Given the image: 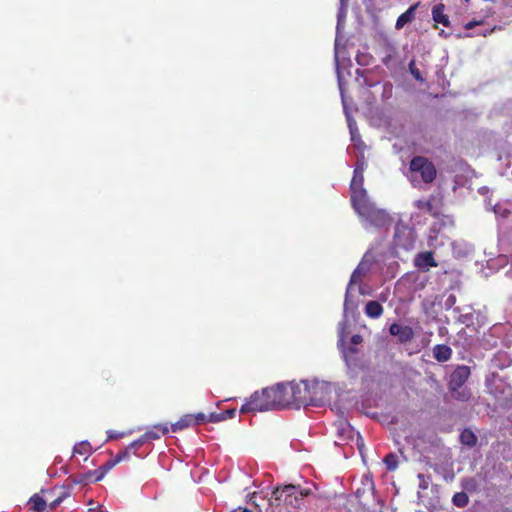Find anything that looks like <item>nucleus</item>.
<instances>
[{
	"instance_id": "c756f323",
	"label": "nucleus",
	"mask_w": 512,
	"mask_h": 512,
	"mask_svg": "<svg viewBox=\"0 0 512 512\" xmlns=\"http://www.w3.org/2000/svg\"><path fill=\"white\" fill-rule=\"evenodd\" d=\"M452 396L460 401H468L471 398V391L468 388H460L456 392H451Z\"/></svg>"
},
{
	"instance_id": "e433bc0d",
	"label": "nucleus",
	"mask_w": 512,
	"mask_h": 512,
	"mask_svg": "<svg viewBox=\"0 0 512 512\" xmlns=\"http://www.w3.org/2000/svg\"><path fill=\"white\" fill-rule=\"evenodd\" d=\"M94 473V476L92 477L93 482H97L103 479V477L106 475V472H104L101 468L92 471Z\"/></svg>"
},
{
	"instance_id": "393cba45",
	"label": "nucleus",
	"mask_w": 512,
	"mask_h": 512,
	"mask_svg": "<svg viewBox=\"0 0 512 512\" xmlns=\"http://www.w3.org/2000/svg\"><path fill=\"white\" fill-rule=\"evenodd\" d=\"M460 441L463 445L474 447L477 443V437L471 430L465 429L460 434Z\"/></svg>"
},
{
	"instance_id": "f03ea898",
	"label": "nucleus",
	"mask_w": 512,
	"mask_h": 512,
	"mask_svg": "<svg viewBox=\"0 0 512 512\" xmlns=\"http://www.w3.org/2000/svg\"><path fill=\"white\" fill-rule=\"evenodd\" d=\"M352 206L362 219L365 228L370 226L383 228L391 223L389 214L385 210L377 208L369 197L353 203Z\"/></svg>"
},
{
	"instance_id": "0eeeda50",
	"label": "nucleus",
	"mask_w": 512,
	"mask_h": 512,
	"mask_svg": "<svg viewBox=\"0 0 512 512\" xmlns=\"http://www.w3.org/2000/svg\"><path fill=\"white\" fill-rule=\"evenodd\" d=\"M364 176H363V167L358 165L355 167L353 172V178L350 183V192H351V203H356L358 201H362L364 198H367V191L363 187Z\"/></svg>"
},
{
	"instance_id": "052dcab7",
	"label": "nucleus",
	"mask_w": 512,
	"mask_h": 512,
	"mask_svg": "<svg viewBox=\"0 0 512 512\" xmlns=\"http://www.w3.org/2000/svg\"><path fill=\"white\" fill-rule=\"evenodd\" d=\"M465 36L466 37H471V36H473V34H466Z\"/></svg>"
},
{
	"instance_id": "7ed1b4c3",
	"label": "nucleus",
	"mask_w": 512,
	"mask_h": 512,
	"mask_svg": "<svg viewBox=\"0 0 512 512\" xmlns=\"http://www.w3.org/2000/svg\"><path fill=\"white\" fill-rule=\"evenodd\" d=\"M409 180L414 187L421 183H432L437 175V170L432 161L423 156H415L409 165Z\"/></svg>"
},
{
	"instance_id": "a211bd4d",
	"label": "nucleus",
	"mask_w": 512,
	"mask_h": 512,
	"mask_svg": "<svg viewBox=\"0 0 512 512\" xmlns=\"http://www.w3.org/2000/svg\"><path fill=\"white\" fill-rule=\"evenodd\" d=\"M169 432V428L165 424L155 425L151 430L145 432L141 437L142 440L146 443L150 440L159 439L161 435H165Z\"/></svg>"
},
{
	"instance_id": "dca6fc26",
	"label": "nucleus",
	"mask_w": 512,
	"mask_h": 512,
	"mask_svg": "<svg viewBox=\"0 0 512 512\" xmlns=\"http://www.w3.org/2000/svg\"><path fill=\"white\" fill-rule=\"evenodd\" d=\"M419 6V2L411 5L404 13H402L396 21L395 28L401 30L406 24L411 23L415 18V12Z\"/></svg>"
},
{
	"instance_id": "a19ab883",
	"label": "nucleus",
	"mask_w": 512,
	"mask_h": 512,
	"mask_svg": "<svg viewBox=\"0 0 512 512\" xmlns=\"http://www.w3.org/2000/svg\"><path fill=\"white\" fill-rule=\"evenodd\" d=\"M482 23H483V21H482V20H479V21H475V20H474V21H470V22H468V23H466V24L464 25V28H465L466 30H470V29L474 28L475 26L481 25Z\"/></svg>"
},
{
	"instance_id": "20e7f679",
	"label": "nucleus",
	"mask_w": 512,
	"mask_h": 512,
	"mask_svg": "<svg viewBox=\"0 0 512 512\" xmlns=\"http://www.w3.org/2000/svg\"><path fill=\"white\" fill-rule=\"evenodd\" d=\"M277 402L271 399L270 389L264 388L261 392L253 393L250 398L241 406V413L265 412L275 410Z\"/></svg>"
},
{
	"instance_id": "9d476101",
	"label": "nucleus",
	"mask_w": 512,
	"mask_h": 512,
	"mask_svg": "<svg viewBox=\"0 0 512 512\" xmlns=\"http://www.w3.org/2000/svg\"><path fill=\"white\" fill-rule=\"evenodd\" d=\"M271 392V399L275 400V410L291 406V400L288 392V384L279 383L274 387H269Z\"/></svg>"
},
{
	"instance_id": "2eb2a0df",
	"label": "nucleus",
	"mask_w": 512,
	"mask_h": 512,
	"mask_svg": "<svg viewBox=\"0 0 512 512\" xmlns=\"http://www.w3.org/2000/svg\"><path fill=\"white\" fill-rule=\"evenodd\" d=\"M415 266L421 270H429L430 267H436L437 263L434 260L432 252H422L415 257Z\"/></svg>"
},
{
	"instance_id": "13d9d810",
	"label": "nucleus",
	"mask_w": 512,
	"mask_h": 512,
	"mask_svg": "<svg viewBox=\"0 0 512 512\" xmlns=\"http://www.w3.org/2000/svg\"><path fill=\"white\" fill-rule=\"evenodd\" d=\"M488 191H489V189H488L487 187H481V188L479 189V192H480L481 194H485V193H487Z\"/></svg>"
},
{
	"instance_id": "5fc2aeb1",
	"label": "nucleus",
	"mask_w": 512,
	"mask_h": 512,
	"mask_svg": "<svg viewBox=\"0 0 512 512\" xmlns=\"http://www.w3.org/2000/svg\"><path fill=\"white\" fill-rule=\"evenodd\" d=\"M362 57H365L364 55H358L357 56V61L360 65H365L366 62L365 61H362Z\"/></svg>"
},
{
	"instance_id": "a18cd8bd",
	"label": "nucleus",
	"mask_w": 512,
	"mask_h": 512,
	"mask_svg": "<svg viewBox=\"0 0 512 512\" xmlns=\"http://www.w3.org/2000/svg\"><path fill=\"white\" fill-rule=\"evenodd\" d=\"M344 330H345V322H341L339 324V337H340V341L344 340Z\"/></svg>"
},
{
	"instance_id": "cd10ccee",
	"label": "nucleus",
	"mask_w": 512,
	"mask_h": 512,
	"mask_svg": "<svg viewBox=\"0 0 512 512\" xmlns=\"http://www.w3.org/2000/svg\"><path fill=\"white\" fill-rule=\"evenodd\" d=\"M383 462L387 470L394 471L398 467V456L394 453H389L384 457Z\"/></svg>"
},
{
	"instance_id": "37998d69",
	"label": "nucleus",
	"mask_w": 512,
	"mask_h": 512,
	"mask_svg": "<svg viewBox=\"0 0 512 512\" xmlns=\"http://www.w3.org/2000/svg\"><path fill=\"white\" fill-rule=\"evenodd\" d=\"M123 436H124V433H119V432H114V431L108 432V439H110V440L119 439V438H122Z\"/></svg>"
},
{
	"instance_id": "39448f33",
	"label": "nucleus",
	"mask_w": 512,
	"mask_h": 512,
	"mask_svg": "<svg viewBox=\"0 0 512 512\" xmlns=\"http://www.w3.org/2000/svg\"><path fill=\"white\" fill-rule=\"evenodd\" d=\"M415 242V231L407 225L398 223L395 227L394 245L404 250H411L414 248Z\"/></svg>"
},
{
	"instance_id": "a878e982",
	"label": "nucleus",
	"mask_w": 512,
	"mask_h": 512,
	"mask_svg": "<svg viewBox=\"0 0 512 512\" xmlns=\"http://www.w3.org/2000/svg\"><path fill=\"white\" fill-rule=\"evenodd\" d=\"M192 423H193V417L190 415H186V416L182 417L179 421L174 423L171 426V429L173 432H176V431H179V430L189 427L190 425H192Z\"/></svg>"
},
{
	"instance_id": "49530a36",
	"label": "nucleus",
	"mask_w": 512,
	"mask_h": 512,
	"mask_svg": "<svg viewBox=\"0 0 512 512\" xmlns=\"http://www.w3.org/2000/svg\"><path fill=\"white\" fill-rule=\"evenodd\" d=\"M358 265H363V271H365L366 273L368 272L371 266V264L367 262L365 259H363Z\"/></svg>"
},
{
	"instance_id": "f8f14e48",
	"label": "nucleus",
	"mask_w": 512,
	"mask_h": 512,
	"mask_svg": "<svg viewBox=\"0 0 512 512\" xmlns=\"http://www.w3.org/2000/svg\"><path fill=\"white\" fill-rule=\"evenodd\" d=\"M338 85H339V89H340V93H341L343 110H344V113H345V116H346V119H347V124H348L350 135H351V140H354V131H357L356 121L352 118V116H351V114L349 112L348 106L346 104V99H345V96H344V89H343L342 78H341L339 73H338Z\"/></svg>"
},
{
	"instance_id": "58836bf2",
	"label": "nucleus",
	"mask_w": 512,
	"mask_h": 512,
	"mask_svg": "<svg viewBox=\"0 0 512 512\" xmlns=\"http://www.w3.org/2000/svg\"><path fill=\"white\" fill-rule=\"evenodd\" d=\"M456 303V297L455 295H449L447 299L445 300V307L446 309L452 308Z\"/></svg>"
},
{
	"instance_id": "8fccbe9b",
	"label": "nucleus",
	"mask_w": 512,
	"mask_h": 512,
	"mask_svg": "<svg viewBox=\"0 0 512 512\" xmlns=\"http://www.w3.org/2000/svg\"><path fill=\"white\" fill-rule=\"evenodd\" d=\"M89 505H90V510H96V509H98L100 512H103V511H102V508H103V506H102V505H98L97 507H95V505H94L93 501H91V502L89 503Z\"/></svg>"
},
{
	"instance_id": "ea45409f",
	"label": "nucleus",
	"mask_w": 512,
	"mask_h": 512,
	"mask_svg": "<svg viewBox=\"0 0 512 512\" xmlns=\"http://www.w3.org/2000/svg\"><path fill=\"white\" fill-rule=\"evenodd\" d=\"M418 478L420 480L419 487L421 489H427L429 485V481L426 479V477L423 474H419Z\"/></svg>"
},
{
	"instance_id": "6e6d98bb",
	"label": "nucleus",
	"mask_w": 512,
	"mask_h": 512,
	"mask_svg": "<svg viewBox=\"0 0 512 512\" xmlns=\"http://www.w3.org/2000/svg\"><path fill=\"white\" fill-rule=\"evenodd\" d=\"M357 445H358L359 450L361 451V449L363 447V442H362V440L360 439L359 436H358V439H357Z\"/></svg>"
},
{
	"instance_id": "864d4df0",
	"label": "nucleus",
	"mask_w": 512,
	"mask_h": 512,
	"mask_svg": "<svg viewBox=\"0 0 512 512\" xmlns=\"http://www.w3.org/2000/svg\"><path fill=\"white\" fill-rule=\"evenodd\" d=\"M232 512H252L250 511L249 509L247 508H242V507H238L237 509H235L234 511Z\"/></svg>"
},
{
	"instance_id": "79ce46f5",
	"label": "nucleus",
	"mask_w": 512,
	"mask_h": 512,
	"mask_svg": "<svg viewBox=\"0 0 512 512\" xmlns=\"http://www.w3.org/2000/svg\"><path fill=\"white\" fill-rule=\"evenodd\" d=\"M131 451L126 447L124 450L120 451L118 455L121 457L123 461L128 460L130 458Z\"/></svg>"
},
{
	"instance_id": "423d86ee",
	"label": "nucleus",
	"mask_w": 512,
	"mask_h": 512,
	"mask_svg": "<svg viewBox=\"0 0 512 512\" xmlns=\"http://www.w3.org/2000/svg\"><path fill=\"white\" fill-rule=\"evenodd\" d=\"M277 499L289 501V504L293 506H299L302 499L311 494V490L308 488H302L300 486L286 485L282 490H277Z\"/></svg>"
},
{
	"instance_id": "5701e85b",
	"label": "nucleus",
	"mask_w": 512,
	"mask_h": 512,
	"mask_svg": "<svg viewBox=\"0 0 512 512\" xmlns=\"http://www.w3.org/2000/svg\"><path fill=\"white\" fill-rule=\"evenodd\" d=\"M236 414L235 409H228L226 411H223L221 413H210L208 422L216 423L221 422L227 419H232Z\"/></svg>"
},
{
	"instance_id": "f704fd0d",
	"label": "nucleus",
	"mask_w": 512,
	"mask_h": 512,
	"mask_svg": "<svg viewBox=\"0 0 512 512\" xmlns=\"http://www.w3.org/2000/svg\"><path fill=\"white\" fill-rule=\"evenodd\" d=\"M409 70L416 80H420V81L423 80L420 75V71L415 67L414 61H411L409 63Z\"/></svg>"
},
{
	"instance_id": "de8ad7c7",
	"label": "nucleus",
	"mask_w": 512,
	"mask_h": 512,
	"mask_svg": "<svg viewBox=\"0 0 512 512\" xmlns=\"http://www.w3.org/2000/svg\"><path fill=\"white\" fill-rule=\"evenodd\" d=\"M351 341L353 344H359L362 342V337L360 335H353Z\"/></svg>"
},
{
	"instance_id": "c9c22d12",
	"label": "nucleus",
	"mask_w": 512,
	"mask_h": 512,
	"mask_svg": "<svg viewBox=\"0 0 512 512\" xmlns=\"http://www.w3.org/2000/svg\"><path fill=\"white\" fill-rule=\"evenodd\" d=\"M342 428L339 430L341 434H347V437H351L354 433L353 428L348 423H341Z\"/></svg>"
},
{
	"instance_id": "1a4fd4ad",
	"label": "nucleus",
	"mask_w": 512,
	"mask_h": 512,
	"mask_svg": "<svg viewBox=\"0 0 512 512\" xmlns=\"http://www.w3.org/2000/svg\"><path fill=\"white\" fill-rule=\"evenodd\" d=\"M471 375L470 368L466 365L457 366L450 375L448 388L450 392H456L462 388Z\"/></svg>"
},
{
	"instance_id": "ddd939ff",
	"label": "nucleus",
	"mask_w": 512,
	"mask_h": 512,
	"mask_svg": "<svg viewBox=\"0 0 512 512\" xmlns=\"http://www.w3.org/2000/svg\"><path fill=\"white\" fill-rule=\"evenodd\" d=\"M338 85H339V89H340V93H341L343 110H344V113H345V116H346V119H347V124H348L350 135H351V140H354V131H357L356 121L352 118V116H351V114L349 112L348 106L346 104V99H345V96H344V89H343L342 78H341L339 73H338Z\"/></svg>"
},
{
	"instance_id": "c85d7f7f",
	"label": "nucleus",
	"mask_w": 512,
	"mask_h": 512,
	"mask_svg": "<svg viewBox=\"0 0 512 512\" xmlns=\"http://www.w3.org/2000/svg\"><path fill=\"white\" fill-rule=\"evenodd\" d=\"M30 502L32 504L33 510L36 512H43L46 508L45 500L38 495L32 496Z\"/></svg>"
},
{
	"instance_id": "09e8293b",
	"label": "nucleus",
	"mask_w": 512,
	"mask_h": 512,
	"mask_svg": "<svg viewBox=\"0 0 512 512\" xmlns=\"http://www.w3.org/2000/svg\"><path fill=\"white\" fill-rule=\"evenodd\" d=\"M61 502H62V498H61V497H59V498H57L56 500H54V501L50 504V506H51V508H56V507H57Z\"/></svg>"
},
{
	"instance_id": "bf43d9fd",
	"label": "nucleus",
	"mask_w": 512,
	"mask_h": 512,
	"mask_svg": "<svg viewBox=\"0 0 512 512\" xmlns=\"http://www.w3.org/2000/svg\"><path fill=\"white\" fill-rule=\"evenodd\" d=\"M494 29H491L489 31H485V32H480V33H477V35H483V36H486L487 34H490Z\"/></svg>"
},
{
	"instance_id": "2f4dec72",
	"label": "nucleus",
	"mask_w": 512,
	"mask_h": 512,
	"mask_svg": "<svg viewBox=\"0 0 512 512\" xmlns=\"http://www.w3.org/2000/svg\"><path fill=\"white\" fill-rule=\"evenodd\" d=\"M454 505L457 507H465L468 504V496L464 492L456 493L452 499Z\"/></svg>"
},
{
	"instance_id": "603ef678",
	"label": "nucleus",
	"mask_w": 512,
	"mask_h": 512,
	"mask_svg": "<svg viewBox=\"0 0 512 512\" xmlns=\"http://www.w3.org/2000/svg\"><path fill=\"white\" fill-rule=\"evenodd\" d=\"M111 461H112L115 465H117L118 463H120V462H121V461H123V460H122V459H121V457L117 454L113 459H111Z\"/></svg>"
},
{
	"instance_id": "4be33fe9",
	"label": "nucleus",
	"mask_w": 512,
	"mask_h": 512,
	"mask_svg": "<svg viewBox=\"0 0 512 512\" xmlns=\"http://www.w3.org/2000/svg\"><path fill=\"white\" fill-rule=\"evenodd\" d=\"M433 200L434 199L416 200V201H414V206L421 211L427 212V213L435 216V215H437L438 211L434 207Z\"/></svg>"
},
{
	"instance_id": "680f3d73",
	"label": "nucleus",
	"mask_w": 512,
	"mask_h": 512,
	"mask_svg": "<svg viewBox=\"0 0 512 512\" xmlns=\"http://www.w3.org/2000/svg\"><path fill=\"white\" fill-rule=\"evenodd\" d=\"M464 1H465V3H469L470 2V0H464Z\"/></svg>"
},
{
	"instance_id": "3c124183",
	"label": "nucleus",
	"mask_w": 512,
	"mask_h": 512,
	"mask_svg": "<svg viewBox=\"0 0 512 512\" xmlns=\"http://www.w3.org/2000/svg\"><path fill=\"white\" fill-rule=\"evenodd\" d=\"M89 505H90V510H96V509H98L100 512H103V511H102V508H103V506H102V505H98L97 507H95V505H94L93 501H91V502L89 503Z\"/></svg>"
},
{
	"instance_id": "b1692460",
	"label": "nucleus",
	"mask_w": 512,
	"mask_h": 512,
	"mask_svg": "<svg viewBox=\"0 0 512 512\" xmlns=\"http://www.w3.org/2000/svg\"><path fill=\"white\" fill-rule=\"evenodd\" d=\"M469 310L471 309L469 308ZM453 311L458 314L457 321L459 323L464 324L466 326H470L473 324L474 314L472 311L462 312L458 307L454 308Z\"/></svg>"
},
{
	"instance_id": "bb28decb",
	"label": "nucleus",
	"mask_w": 512,
	"mask_h": 512,
	"mask_svg": "<svg viewBox=\"0 0 512 512\" xmlns=\"http://www.w3.org/2000/svg\"><path fill=\"white\" fill-rule=\"evenodd\" d=\"M91 451H92V447H91L90 443L87 441L79 442L73 448L74 454H79V455H90Z\"/></svg>"
},
{
	"instance_id": "9b49d317",
	"label": "nucleus",
	"mask_w": 512,
	"mask_h": 512,
	"mask_svg": "<svg viewBox=\"0 0 512 512\" xmlns=\"http://www.w3.org/2000/svg\"><path fill=\"white\" fill-rule=\"evenodd\" d=\"M389 333L398 338L400 343H407L414 337V331L410 326L393 323L389 327Z\"/></svg>"
},
{
	"instance_id": "412c9836",
	"label": "nucleus",
	"mask_w": 512,
	"mask_h": 512,
	"mask_svg": "<svg viewBox=\"0 0 512 512\" xmlns=\"http://www.w3.org/2000/svg\"><path fill=\"white\" fill-rule=\"evenodd\" d=\"M365 314L370 318H379L383 314V307L377 301H368L365 305Z\"/></svg>"
},
{
	"instance_id": "f257e3e1",
	"label": "nucleus",
	"mask_w": 512,
	"mask_h": 512,
	"mask_svg": "<svg viewBox=\"0 0 512 512\" xmlns=\"http://www.w3.org/2000/svg\"><path fill=\"white\" fill-rule=\"evenodd\" d=\"M327 385L318 381L309 383L301 381L299 384L289 383L288 392L291 400V406L300 408L301 406H319L326 397Z\"/></svg>"
},
{
	"instance_id": "6e6552de",
	"label": "nucleus",
	"mask_w": 512,
	"mask_h": 512,
	"mask_svg": "<svg viewBox=\"0 0 512 512\" xmlns=\"http://www.w3.org/2000/svg\"><path fill=\"white\" fill-rule=\"evenodd\" d=\"M498 250L499 255L496 259L497 262L501 263V265H506L508 262H511V268L506 272V274L512 277V241L508 237L499 238L498 242ZM495 260L489 261V267H493Z\"/></svg>"
},
{
	"instance_id": "7c9ffc66",
	"label": "nucleus",
	"mask_w": 512,
	"mask_h": 512,
	"mask_svg": "<svg viewBox=\"0 0 512 512\" xmlns=\"http://www.w3.org/2000/svg\"><path fill=\"white\" fill-rule=\"evenodd\" d=\"M94 476V473L92 471H88L86 473L78 474L74 477V482L79 484H88L92 483V477Z\"/></svg>"
},
{
	"instance_id": "f3484780",
	"label": "nucleus",
	"mask_w": 512,
	"mask_h": 512,
	"mask_svg": "<svg viewBox=\"0 0 512 512\" xmlns=\"http://www.w3.org/2000/svg\"><path fill=\"white\" fill-rule=\"evenodd\" d=\"M432 19L435 23L442 24L445 27L450 26L449 16L445 14L443 3H438L432 8Z\"/></svg>"
},
{
	"instance_id": "473e14b6",
	"label": "nucleus",
	"mask_w": 512,
	"mask_h": 512,
	"mask_svg": "<svg viewBox=\"0 0 512 512\" xmlns=\"http://www.w3.org/2000/svg\"><path fill=\"white\" fill-rule=\"evenodd\" d=\"M145 442L142 440V437L138 438L137 440L133 441L132 443H130L127 448L128 450L131 451V453H133L134 455L138 456V457H143L142 455H140L138 453V450L140 449V447L142 445H144Z\"/></svg>"
},
{
	"instance_id": "4d7b16f0",
	"label": "nucleus",
	"mask_w": 512,
	"mask_h": 512,
	"mask_svg": "<svg viewBox=\"0 0 512 512\" xmlns=\"http://www.w3.org/2000/svg\"><path fill=\"white\" fill-rule=\"evenodd\" d=\"M360 138V135L358 133V130L357 131H354V140H352L353 142H356L358 139Z\"/></svg>"
},
{
	"instance_id": "4468645a",
	"label": "nucleus",
	"mask_w": 512,
	"mask_h": 512,
	"mask_svg": "<svg viewBox=\"0 0 512 512\" xmlns=\"http://www.w3.org/2000/svg\"><path fill=\"white\" fill-rule=\"evenodd\" d=\"M366 274L365 271H363V265H358L356 267V269L353 271L352 275H351V278H350V282L347 286V289H346V295H345V301H344V311L346 312L347 309H348V305H349V296H350V291L352 289V286L354 284H357L358 282L361 281L362 277Z\"/></svg>"
},
{
	"instance_id": "4c0bfd02",
	"label": "nucleus",
	"mask_w": 512,
	"mask_h": 512,
	"mask_svg": "<svg viewBox=\"0 0 512 512\" xmlns=\"http://www.w3.org/2000/svg\"><path fill=\"white\" fill-rule=\"evenodd\" d=\"M208 419H209V415L207 416L203 413H198L193 418V422L195 421L196 423H204V422H208Z\"/></svg>"
},
{
	"instance_id": "6ab92c4d",
	"label": "nucleus",
	"mask_w": 512,
	"mask_h": 512,
	"mask_svg": "<svg viewBox=\"0 0 512 512\" xmlns=\"http://www.w3.org/2000/svg\"><path fill=\"white\" fill-rule=\"evenodd\" d=\"M493 211L498 221L508 219L512 215V203L509 201L497 203L493 207Z\"/></svg>"
},
{
	"instance_id": "aec40b11",
	"label": "nucleus",
	"mask_w": 512,
	"mask_h": 512,
	"mask_svg": "<svg viewBox=\"0 0 512 512\" xmlns=\"http://www.w3.org/2000/svg\"><path fill=\"white\" fill-rule=\"evenodd\" d=\"M452 356V349L444 344H438L433 347V357L438 362H446Z\"/></svg>"
},
{
	"instance_id": "72a5a7b5",
	"label": "nucleus",
	"mask_w": 512,
	"mask_h": 512,
	"mask_svg": "<svg viewBox=\"0 0 512 512\" xmlns=\"http://www.w3.org/2000/svg\"><path fill=\"white\" fill-rule=\"evenodd\" d=\"M347 13V5L345 0H340V8L338 11V22H337V30H339L342 20L346 17Z\"/></svg>"
},
{
	"instance_id": "c03bdc74",
	"label": "nucleus",
	"mask_w": 512,
	"mask_h": 512,
	"mask_svg": "<svg viewBox=\"0 0 512 512\" xmlns=\"http://www.w3.org/2000/svg\"><path fill=\"white\" fill-rule=\"evenodd\" d=\"M115 466V464L109 460L107 461L105 464H103L100 468L104 471V472H108L110 471L113 467Z\"/></svg>"
}]
</instances>
